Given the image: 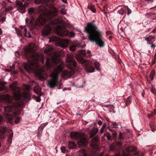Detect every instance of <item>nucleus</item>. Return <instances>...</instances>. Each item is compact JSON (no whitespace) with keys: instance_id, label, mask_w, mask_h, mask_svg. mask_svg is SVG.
<instances>
[{"instance_id":"obj_1","label":"nucleus","mask_w":156,"mask_h":156,"mask_svg":"<svg viewBox=\"0 0 156 156\" xmlns=\"http://www.w3.org/2000/svg\"><path fill=\"white\" fill-rule=\"evenodd\" d=\"M35 2L37 4H42L46 5L51 9V10L48 12L45 16L40 15L36 19H35L30 20L26 18V23L32 27L35 26H42L45 24L42 34L43 35H48L51 32L52 28H54L58 35L61 37L68 36L73 37L75 35L72 32H69L64 27L65 22L63 20H60L55 17L57 16L58 13L57 9L54 7L53 2L51 0H35Z\"/></svg>"},{"instance_id":"obj_2","label":"nucleus","mask_w":156,"mask_h":156,"mask_svg":"<svg viewBox=\"0 0 156 156\" xmlns=\"http://www.w3.org/2000/svg\"><path fill=\"white\" fill-rule=\"evenodd\" d=\"M46 64L48 69L52 67L54 68L50 75L51 78L47 81L48 85L51 88L54 87L58 84V74L60 72H62L63 76L68 77L69 75V73L68 71L63 70L62 62L56 58H48Z\"/></svg>"},{"instance_id":"obj_3","label":"nucleus","mask_w":156,"mask_h":156,"mask_svg":"<svg viewBox=\"0 0 156 156\" xmlns=\"http://www.w3.org/2000/svg\"><path fill=\"white\" fill-rule=\"evenodd\" d=\"M95 22V21L94 20L91 23H88L84 31L88 34V39L90 41L95 42L100 48H103L105 45L103 40V32L99 30L98 27L93 23Z\"/></svg>"},{"instance_id":"obj_4","label":"nucleus","mask_w":156,"mask_h":156,"mask_svg":"<svg viewBox=\"0 0 156 156\" xmlns=\"http://www.w3.org/2000/svg\"><path fill=\"white\" fill-rule=\"evenodd\" d=\"M24 55L28 62L27 63L24 64V67L26 70L30 72L38 67L39 56L37 53L32 48H28L25 51Z\"/></svg>"},{"instance_id":"obj_5","label":"nucleus","mask_w":156,"mask_h":156,"mask_svg":"<svg viewBox=\"0 0 156 156\" xmlns=\"http://www.w3.org/2000/svg\"><path fill=\"white\" fill-rule=\"evenodd\" d=\"M12 106L9 105L4 107V110L6 112V118L9 122L12 124L15 122L18 123L20 121V119L17 116L19 114V112L17 111H15L12 112Z\"/></svg>"},{"instance_id":"obj_6","label":"nucleus","mask_w":156,"mask_h":156,"mask_svg":"<svg viewBox=\"0 0 156 156\" xmlns=\"http://www.w3.org/2000/svg\"><path fill=\"white\" fill-rule=\"evenodd\" d=\"M80 55L78 58V60L83 66L85 70L87 72H93L95 71L94 68L92 66L91 62L84 59L82 56H86V52L85 50L79 51Z\"/></svg>"},{"instance_id":"obj_7","label":"nucleus","mask_w":156,"mask_h":156,"mask_svg":"<svg viewBox=\"0 0 156 156\" xmlns=\"http://www.w3.org/2000/svg\"><path fill=\"white\" fill-rule=\"evenodd\" d=\"M70 136L72 139L77 140L79 146H86L87 145L86 139L80 133L77 132H72L70 135Z\"/></svg>"},{"instance_id":"obj_8","label":"nucleus","mask_w":156,"mask_h":156,"mask_svg":"<svg viewBox=\"0 0 156 156\" xmlns=\"http://www.w3.org/2000/svg\"><path fill=\"white\" fill-rule=\"evenodd\" d=\"M30 0H17L16 2V6L19 12L22 13L26 11L25 7L28 6L29 3L27 2Z\"/></svg>"},{"instance_id":"obj_9","label":"nucleus","mask_w":156,"mask_h":156,"mask_svg":"<svg viewBox=\"0 0 156 156\" xmlns=\"http://www.w3.org/2000/svg\"><path fill=\"white\" fill-rule=\"evenodd\" d=\"M67 67L70 69H75L77 66V63L74 58L70 55H68L66 58Z\"/></svg>"},{"instance_id":"obj_10","label":"nucleus","mask_w":156,"mask_h":156,"mask_svg":"<svg viewBox=\"0 0 156 156\" xmlns=\"http://www.w3.org/2000/svg\"><path fill=\"white\" fill-rule=\"evenodd\" d=\"M126 150L128 153L123 152V156H130V154L129 153L130 152H135L134 154L135 155H137L138 154V153L136 151V148L132 146H129L126 148Z\"/></svg>"},{"instance_id":"obj_11","label":"nucleus","mask_w":156,"mask_h":156,"mask_svg":"<svg viewBox=\"0 0 156 156\" xmlns=\"http://www.w3.org/2000/svg\"><path fill=\"white\" fill-rule=\"evenodd\" d=\"M1 4L2 7L4 8H5V10L3 11L5 12V13L12 9V7L11 6L9 5L8 2H7L5 1H2L1 2Z\"/></svg>"},{"instance_id":"obj_12","label":"nucleus","mask_w":156,"mask_h":156,"mask_svg":"<svg viewBox=\"0 0 156 156\" xmlns=\"http://www.w3.org/2000/svg\"><path fill=\"white\" fill-rule=\"evenodd\" d=\"M99 141V139L98 136H96L95 137L92 139L91 145L94 148H96L98 147V142Z\"/></svg>"},{"instance_id":"obj_13","label":"nucleus","mask_w":156,"mask_h":156,"mask_svg":"<svg viewBox=\"0 0 156 156\" xmlns=\"http://www.w3.org/2000/svg\"><path fill=\"white\" fill-rule=\"evenodd\" d=\"M80 46V44L76 43H73L69 46V50L72 51H74L77 48Z\"/></svg>"},{"instance_id":"obj_14","label":"nucleus","mask_w":156,"mask_h":156,"mask_svg":"<svg viewBox=\"0 0 156 156\" xmlns=\"http://www.w3.org/2000/svg\"><path fill=\"white\" fill-rule=\"evenodd\" d=\"M28 13L29 14L32 16L33 20L35 18H34L35 17L36 14V10L35 9L33 8H31L28 9Z\"/></svg>"},{"instance_id":"obj_15","label":"nucleus","mask_w":156,"mask_h":156,"mask_svg":"<svg viewBox=\"0 0 156 156\" xmlns=\"http://www.w3.org/2000/svg\"><path fill=\"white\" fill-rule=\"evenodd\" d=\"M20 28L22 30V31H23V35L25 36L29 37H31V36L29 32H28L27 33V29L25 27H23L22 26H20Z\"/></svg>"},{"instance_id":"obj_16","label":"nucleus","mask_w":156,"mask_h":156,"mask_svg":"<svg viewBox=\"0 0 156 156\" xmlns=\"http://www.w3.org/2000/svg\"><path fill=\"white\" fill-rule=\"evenodd\" d=\"M3 98L5 101L8 103H10L11 102V97L8 94H4L3 95Z\"/></svg>"},{"instance_id":"obj_17","label":"nucleus","mask_w":156,"mask_h":156,"mask_svg":"<svg viewBox=\"0 0 156 156\" xmlns=\"http://www.w3.org/2000/svg\"><path fill=\"white\" fill-rule=\"evenodd\" d=\"M98 131V128H95L92 129L91 131L90 135V137L92 138L94 136Z\"/></svg>"},{"instance_id":"obj_18","label":"nucleus","mask_w":156,"mask_h":156,"mask_svg":"<svg viewBox=\"0 0 156 156\" xmlns=\"http://www.w3.org/2000/svg\"><path fill=\"white\" fill-rule=\"evenodd\" d=\"M62 42L61 43L59 46L62 48H65L67 47V44L69 43V41L68 40H62Z\"/></svg>"},{"instance_id":"obj_19","label":"nucleus","mask_w":156,"mask_h":156,"mask_svg":"<svg viewBox=\"0 0 156 156\" xmlns=\"http://www.w3.org/2000/svg\"><path fill=\"white\" fill-rule=\"evenodd\" d=\"M61 39L58 37L53 36L52 37L49 38L50 42H52L53 41H61Z\"/></svg>"},{"instance_id":"obj_20","label":"nucleus","mask_w":156,"mask_h":156,"mask_svg":"<svg viewBox=\"0 0 156 156\" xmlns=\"http://www.w3.org/2000/svg\"><path fill=\"white\" fill-rule=\"evenodd\" d=\"M33 89L34 92L37 94H39L41 92V88L39 86H35Z\"/></svg>"},{"instance_id":"obj_21","label":"nucleus","mask_w":156,"mask_h":156,"mask_svg":"<svg viewBox=\"0 0 156 156\" xmlns=\"http://www.w3.org/2000/svg\"><path fill=\"white\" fill-rule=\"evenodd\" d=\"M5 13V12L4 11L0 12V21L2 22H3L5 20V17L4 15Z\"/></svg>"},{"instance_id":"obj_22","label":"nucleus","mask_w":156,"mask_h":156,"mask_svg":"<svg viewBox=\"0 0 156 156\" xmlns=\"http://www.w3.org/2000/svg\"><path fill=\"white\" fill-rule=\"evenodd\" d=\"M68 147L69 148L73 149L76 147V145L75 143L73 141H69L68 144Z\"/></svg>"},{"instance_id":"obj_23","label":"nucleus","mask_w":156,"mask_h":156,"mask_svg":"<svg viewBox=\"0 0 156 156\" xmlns=\"http://www.w3.org/2000/svg\"><path fill=\"white\" fill-rule=\"evenodd\" d=\"M125 134L124 133H122L120 132L119 134V135L118 139L119 140L123 141L125 139Z\"/></svg>"},{"instance_id":"obj_24","label":"nucleus","mask_w":156,"mask_h":156,"mask_svg":"<svg viewBox=\"0 0 156 156\" xmlns=\"http://www.w3.org/2000/svg\"><path fill=\"white\" fill-rule=\"evenodd\" d=\"M48 124V122H46L41 125L38 127V131L42 132L44 128Z\"/></svg>"},{"instance_id":"obj_25","label":"nucleus","mask_w":156,"mask_h":156,"mask_svg":"<svg viewBox=\"0 0 156 156\" xmlns=\"http://www.w3.org/2000/svg\"><path fill=\"white\" fill-rule=\"evenodd\" d=\"M155 71L154 70H152L150 73V78L151 81L153 80L154 78V77L155 74Z\"/></svg>"},{"instance_id":"obj_26","label":"nucleus","mask_w":156,"mask_h":156,"mask_svg":"<svg viewBox=\"0 0 156 156\" xmlns=\"http://www.w3.org/2000/svg\"><path fill=\"white\" fill-rule=\"evenodd\" d=\"M109 129L110 131L111 132L112 134V135L113 136V138H116L117 133L115 132V131L111 129Z\"/></svg>"},{"instance_id":"obj_27","label":"nucleus","mask_w":156,"mask_h":156,"mask_svg":"<svg viewBox=\"0 0 156 156\" xmlns=\"http://www.w3.org/2000/svg\"><path fill=\"white\" fill-rule=\"evenodd\" d=\"M88 8L91 10L93 12L95 13L96 12V10L94 8V5H91L90 6H88Z\"/></svg>"},{"instance_id":"obj_28","label":"nucleus","mask_w":156,"mask_h":156,"mask_svg":"<svg viewBox=\"0 0 156 156\" xmlns=\"http://www.w3.org/2000/svg\"><path fill=\"white\" fill-rule=\"evenodd\" d=\"M155 38L154 36H149L146 38L145 40L148 42H151L152 40L154 39Z\"/></svg>"},{"instance_id":"obj_29","label":"nucleus","mask_w":156,"mask_h":156,"mask_svg":"<svg viewBox=\"0 0 156 156\" xmlns=\"http://www.w3.org/2000/svg\"><path fill=\"white\" fill-rule=\"evenodd\" d=\"M125 12V9L124 8H122L117 11V12L120 14L123 15Z\"/></svg>"},{"instance_id":"obj_30","label":"nucleus","mask_w":156,"mask_h":156,"mask_svg":"<svg viewBox=\"0 0 156 156\" xmlns=\"http://www.w3.org/2000/svg\"><path fill=\"white\" fill-rule=\"evenodd\" d=\"M150 126L152 131L153 132L154 131L156 130L155 126L151 123H150Z\"/></svg>"},{"instance_id":"obj_31","label":"nucleus","mask_w":156,"mask_h":156,"mask_svg":"<svg viewBox=\"0 0 156 156\" xmlns=\"http://www.w3.org/2000/svg\"><path fill=\"white\" fill-rule=\"evenodd\" d=\"M131 97H128L126 99V105H127L130 104L131 102Z\"/></svg>"},{"instance_id":"obj_32","label":"nucleus","mask_w":156,"mask_h":156,"mask_svg":"<svg viewBox=\"0 0 156 156\" xmlns=\"http://www.w3.org/2000/svg\"><path fill=\"white\" fill-rule=\"evenodd\" d=\"M111 134L109 133H108L105 134V135L106 136L108 140H111Z\"/></svg>"},{"instance_id":"obj_33","label":"nucleus","mask_w":156,"mask_h":156,"mask_svg":"<svg viewBox=\"0 0 156 156\" xmlns=\"http://www.w3.org/2000/svg\"><path fill=\"white\" fill-rule=\"evenodd\" d=\"M94 65L96 69L98 70H99V66H100V64L99 63L96 62H94Z\"/></svg>"},{"instance_id":"obj_34","label":"nucleus","mask_w":156,"mask_h":156,"mask_svg":"<svg viewBox=\"0 0 156 156\" xmlns=\"http://www.w3.org/2000/svg\"><path fill=\"white\" fill-rule=\"evenodd\" d=\"M51 48H45L44 50V52L45 53L48 54L51 51Z\"/></svg>"},{"instance_id":"obj_35","label":"nucleus","mask_w":156,"mask_h":156,"mask_svg":"<svg viewBox=\"0 0 156 156\" xmlns=\"http://www.w3.org/2000/svg\"><path fill=\"white\" fill-rule=\"evenodd\" d=\"M106 107L109 109L112 110H113L114 108V107L113 105H107Z\"/></svg>"},{"instance_id":"obj_36","label":"nucleus","mask_w":156,"mask_h":156,"mask_svg":"<svg viewBox=\"0 0 156 156\" xmlns=\"http://www.w3.org/2000/svg\"><path fill=\"white\" fill-rule=\"evenodd\" d=\"M61 149L62 152L64 153L66 151V148L65 147L63 146L61 148Z\"/></svg>"},{"instance_id":"obj_37","label":"nucleus","mask_w":156,"mask_h":156,"mask_svg":"<svg viewBox=\"0 0 156 156\" xmlns=\"http://www.w3.org/2000/svg\"><path fill=\"white\" fill-rule=\"evenodd\" d=\"M111 123L113 125V127H116L118 124L116 122H112Z\"/></svg>"},{"instance_id":"obj_38","label":"nucleus","mask_w":156,"mask_h":156,"mask_svg":"<svg viewBox=\"0 0 156 156\" xmlns=\"http://www.w3.org/2000/svg\"><path fill=\"white\" fill-rule=\"evenodd\" d=\"M150 17H156V13H150Z\"/></svg>"},{"instance_id":"obj_39","label":"nucleus","mask_w":156,"mask_h":156,"mask_svg":"<svg viewBox=\"0 0 156 156\" xmlns=\"http://www.w3.org/2000/svg\"><path fill=\"white\" fill-rule=\"evenodd\" d=\"M152 93L156 96V90L153 88H152L151 90Z\"/></svg>"},{"instance_id":"obj_40","label":"nucleus","mask_w":156,"mask_h":156,"mask_svg":"<svg viewBox=\"0 0 156 156\" xmlns=\"http://www.w3.org/2000/svg\"><path fill=\"white\" fill-rule=\"evenodd\" d=\"M62 15H64L66 14V12L64 9H62L60 11Z\"/></svg>"},{"instance_id":"obj_41","label":"nucleus","mask_w":156,"mask_h":156,"mask_svg":"<svg viewBox=\"0 0 156 156\" xmlns=\"http://www.w3.org/2000/svg\"><path fill=\"white\" fill-rule=\"evenodd\" d=\"M122 144V142L121 141H118L116 143L117 145L119 147H121V146Z\"/></svg>"},{"instance_id":"obj_42","label":"nucleus","mask_w":156,"mask_h":156,"mask_svg":"<svg viewBox=\"0 0 156 156\" xmlns=\"http://www.w3.org/2000/svg\"><path fill=\"white\" fill-rule=\"evenodd\" d=\"M24 97L25 99L28 100L30 98V97L29 95L25 94L24 95Z\"/></svg>"},{"instance_id":"obj_43","label":"nucleus","mask_w":156,"mask_h":156,"mask_svg":"<svg viewBox=\"0 0 156 156\" xmlns=\"http://www.w3.org/2000/svg\"><path fill=\"white\" fill-rule=\"evenodd\" d=\"M127 14L128 15H129L131 13V10L128 7H127Z\"/></svg>"},{"instance_id":"obj_44","label":"nucleus","mask_w":156,"mask_h":156,"mask_svg":"<svg viewBox=\"0 0 156 156\" xmlns=\"http://www.w3.org/2000/svg\"><path fill=\"white\" fill-rule=\"evenodd\" d=\"M17 34L18 35H20V36H21L22 35V32L21 31V30H19L17 32Z\"/></svg>"},{"instance_id":"obj_45","label":"nucleus","mask_w":156,"mask_h":156,"mask_svg":"<svg viewBox=\"0 0 156 156\" xmlns=\"http://www.w3.org/2000/svg\"><path fill=\"white\" fill-rule=\"evenodd\" d=\"M36 100L37 101L39 102H40L41 100V98L40 97H36Z\"/></svg>"},{"instance_id":"obj_46","label":"nucleus","mask_w":156,"mask_h":156,"mask_svg":"<svg viewBox=\"0 0 156 156\" xmlns=\"http://www.w3.org/2000/svg\"><path fill=\"white\" fill-rule=\"evenodd\" d=\"M42 133V132L38 131V132H37V137L38 138H39L40 137Z\"/></svg>"},{"instance_id":"obj_47","label":"nucleus","mask_w":156,"mask_h":156,"mask_svg":"<svg viewBox=\"0 0 156 156\" xmlns=\"http://www.w3.org/2000/svg\"><path fill=\"white\" fill-rule=\"evenodd\" d=\"M13 136V134H11L10 135H9L8 139L10 140H12V137Z\"/></svg>"},{"instance_id":"obj_48","label":"nucleus","mask_w":156,"mask_h":156,"mask_svg":"<svg viewBox=\"0 0 156 156\" xmlns=\"http://www.w3.org/2000/svg\"><path fill=\"white\" fill-rule=\"evenodd\" d=\"M106 34L107 35H111L112 34V32L110 31H107L106 32Z\"/></svg>"},{"instance_id":"obj_49","label":"nucleus","mask_w":156,"mask_h":156,"mask_svg":"<svg viewBox=\"0 0 156 156\" xmlns=\"http://www.w3.org/2000/svg\"><path fill=\"white\" fill-rule=\"evenodd\" d=\"M30 88V87L29 85L26 86V89L27 90H29Z\"/></svg>"},{"instance_id":"obj_50","label":"nucleus","mask_w":156,"mask_h":156,"mask_svg":"<svg viewBox=\"0 0 156 156\" xmlns=\"http://www.w3.org/2000/svg\"><path fill=\"white\" fill-rule=\"evenodd\" d=\"M156 61V59H155L154 58V59H152V64L153 65H154L155 64V63Z\"/></svg>"},{"instance_id":"obj_51","label":"nucleus","mask_w":156,"mask_h":156,"mask_svg":"<svg viewBox=\"0 0 156 156\" xmlns=\"http://www.w3.org/2000/svg\"><path fill=\"white\" fill-rule=\"evenodd\" d=\"M153 116V113H152L151 114H148V117L149 118H151V117Z\"/></svg>"},{"instance_id":"obj_52","label":"nucleus","mask_w":156,"mask_h":156,"mask_svg":"<svg viewBox=\"0 0 156 156\" xmlns=\"http://www.w3.org/2000/svg\"><path fill=\"white\" fill-rule=\"evenodd\" d=\"M151 48H153L154 49L155 47V45L154 44H151Z\"/></svg>"},{"instance_id":"obj_53","label":"nucleus","mask_w":156,"mask_h":156,"mask_svg":"<svg viewBox=\"0 0 156 156\" xmlns=\"http://www.w3.org/2000/svg\"><path fill=\"white\" fill-rule=\"evenodd\" d=\"M104 128H102L100 129V132L101 133H102L104 131Z\"/></svg>"},{"instance_id":"obj_54","label":"nucleus","mask_w":156,"mask_h":156,"mask_svg":"<svg viewBox=\"0 0 156 156\" xmlns=\"http://www.w3.org/2000/svg\"><path fill=\"white\" fill-rule=\"evenodd\" d=\"M98 125H101L102 124V122L101 120H99L98 122Z\"/></svg>"},{"instance_id":"obj_55","label":"nucleus","mask_w":156,"mask_h":156,"mask_svg":"<svg viewBox=\"0 0 156 156\" xmlns=\"http://www.w3.org/2000/svg\"><path fill=\"white\" fill-rule=\"evenodd\" d=\"M107 126V125L106 123H104L102 126V128H105Z\"/></svg>"},{"instance_id":"obj_56","label":"nucleus","mask_w":156,"mask_h":156,"mask_svg":"<svg viewBox=\"0 0 156 156\" xmlns=\"http://www.w3.org/2000/svg\"><path fill=\"white\" fill-rule=\"evenodd\" d=\"M152 32L154 33L156 32V27H155L154 29L153 30Z\"/></svg>"},{"instance_id":"obj_57","label":"nucleus","mask_w":156,"mask_h":156,"mask_svg":"<svg viewBox=\"0 0 156 156\" xmlns=\"http://www.w3.org/2000/svg\"><path fill=\"white\" fill-rule=\"evenodd\" d=\"M111 54H112V55L113 56H115L116 55V54L113 51H112V53Z\"/></svg>"},{"instance_id":"obj_58","label":"nucleus","mask_w":156,"mask_h":156,"mask_svg":"<svg viewBox=\"0 0 156 156\" xmlns=\"http://www.w3.org/2000/svg\"><path fill=\"white\" fill-rule=\"evenodd\" d=\"M146 1H147L148 2H153L154 0H145Z\"/></svg>"},{"instance_id":"obj_59","label":"nucleus","mask_w":156,"mask_h":156,"mask_svg":"<svg viewBox=\"0 0 156 156\" xmlns=\"http://www.w3.org/2000/svg\"><path fill=\"white\" fill-rule=\"evenodd\" d=\"M2 117L0 115V123L2 122Z\"/></svg>"},{"instance_id":"obj_60","label":"nucleus","mask_w":156,"mask_h":156,"mask_svg":"<svg viewBox=\"0 0 156 156\" xmlns=\"http://www.w3.org/2000/svg\"><path fill=\"white\" fill-rule=\"evenodd\" d=\"M62 1L64 3H67V0H62Z\"/></svg>"},{"instance_id":"obj_61","label":"nucleus","mask_w":156,"mask_h":156,"mask_svg":"<svg viewBox=\"0 0 156 156\" xmlns=\"http://www.w3.org/2000/svg\"><path fill=\"white\" fill-rule=\"evenodd\" d=\"M8 142L10 144L11 143H12V141H11V140H9V139H8Z\"/></svg>"},{"instance_id":"obj_62","label":"nucleus","mask_w":156,"mask_h":156,"mask_svg":"<svg viewBox=\"0 0 156 156\" xmlns=\"http://www.w3.org/2000/svg\"><path fill=\"white\" fill-rule=\"evenodd\" d=\"M104 154V153H102L99 156H103Z\"/></svg>"},{"instance_id":"obj_63","label":"nucleus","mask_w":156,"mask_h":156,"mask_svg":"<svg viewBox=\"0 0 156 156\" xmlns=\"http://www.w3.org/2000/svg\"><path fill=\"white\" fill-rule=\"evenodd\" d=\"M6 0L8 2V3H12V2L10 1L11 0Z\"/></svg>"},{"instance_id":"obj_64","label":"nucleus","mask_w":156,"mask_h":156,"mask_svg":"<svg viewBox=\"0 0 156 156\" xmlns=\"http://www.w3.org/2000/svg\"><path fill=\"white\" fill-rule=\"evenodd\" d=\"M154 58L155 59H156V53H155V55H154Z\"/></svg>"}]
</instances>
